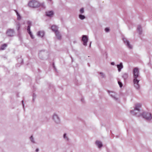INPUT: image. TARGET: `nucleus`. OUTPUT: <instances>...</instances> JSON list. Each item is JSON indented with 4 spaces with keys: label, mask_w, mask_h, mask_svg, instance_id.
Wrapping results in <instances>:
<instances>
[{
    "label": "nucleus",
    "mask_w": 152,
    "mask_h": 152,
    "mask_svg": "<svg viewBox=\"0 0 152 152\" xmlns=\"http://www.w3.org/2000/svg\"><path fill=\"white\" fill-rule=\"evenodd\" d=\"M39 151V149L38 148H37L36 150V152H38Z\"/></svg>",
    "instance_id": "f704fd0d"
},
{
    "label": "nucleus",
    "mask_w": 152,
    "mask_h": 152,
    "mask_svg": "<svg viewBox=\"0 0 152 152\" xmlns=\"http://www.w3.org/2000/svg\"><path fill=\"white\" fill-rule=\"evenodd\" d=\"M141 106V104H136L135 105V107L134 110H131L130 111L131 113L133 115H136L139 116L140 115V110L139 108Z\"/></svg>",
    "instance_id": "f03ea898"
},
{
    "label": "nucleus",
    "mask_w": 152,
    "mask_h": 152,
    "mask_svg": "<svg viewBox=\"0 0 152 152\" xmlns=\"http://www.w3.org/2000/svg\"><path fill=\"white\" fill-rule=\"evenodd\" d=\"M99 73L102 78H104L105 77V75L103 72H100Z\"/></svg>",
    "instance_id": "a878e982"
},
{
    "label": "nucleus",
    "mask_w": 152,
    "mask_h": 152,
    "mask_svg": "<svg viewBox=\"0 0 152 152\" xmlns=\"http://www.w3.org/2000/svg\"><path fill=\"white\" fill-rule=\"evenodd\" d=\"M82 40L83 42V45L84 46H87V43L88 41V38L87 36L86 35H83L82 37Z\"/></svg>",
    "instance_id": "1a4fd4ad"
},
{
    "label": "nucleus",
    "mask_w": 152,
    "mask_h": 152,
    "mask_svg": "<svg viewBox=\"0 0 152 152\" xmlns=\"http://www.w3.org/2000/svg\"><path fill=\"white\" fill-rule=\"evenodd\" d=\"M117 66L118 69V72H120L121 71V69L123 68L122 63L121 62L119 64H117Z\"/></svg>",
    "instance_id": "f8f14e48"
},
{
    "label": "nucleus",
    "mask_w": 152,
    "mask_h": 152,
    "mask_svg": "<svg viewBox=\"0 0 152 152\" xmlns=\"http://www.w3.org/2000/svg\"><path fill=\"white\" fill-rule=\"evenodd\" d=\"M137 31L140 34H141L142 33V28L140 26L138 25L137 28Z\"/></svg>",
    "instance_id": "a211bd4d"
},
{
    "label": "nucleus",
    "mask_w": 152,
    "mask_h": 152,
    "mask_svg": "<svg viewBox=\"0 0 152 152\" xmlns=\"http://www.w3.org/2000/svg\"><path fill=\"white\" fill-rule=\"evenodd\" d=\"M28 6L32 8H37L40 6L45 8L44 3H39V2L35 0L30 1L28 4Z\"/></svg>",
    "instance_id": "f257e3e1"
},
{
    "label": "nucleus",
    "mask_w": 152,
    "mask_h": 152,
    "mask_svg": "<svg viewBox=\"0 0 152 152\" xmlns=\"http://www.w3.org/2000/svg\"><path fill=\"white\" fill-rule=\"evenodd\" d=\"M133 79H138L140 76L139 71L137 67L134 68L133 71Z\"/></svg>",
    "instance_id": "20e7f679"
},
{
    "label": "nucleus",
    "mask_w": 152,
    "mask_h": 152,
    "mask_svg": "<svg viewBox=\"0 0 152 152\" xmlns=\"http://www.w3.org/2000/svg\"><path fill=\"white\" fill-rule=\"evenodd\" d=\"M22 60L21 63H23V60H22H22Z\"/></svg>",
    "instance_id": "58836bf2"
},
{
    "label": "nucleus",
    "mask_w": 152,
    "mask_h": 152,
    "mask_svg": "<svg viewBox=\"0 0 152 152\" xmlns=\"http://www.w3.org/2000/svg\"><path fill=\"white\" fill-rule=\"evenodd\" d=\"M37 35L39 37H42L44 35V32L43 31H39L38 32Z\"/></svg>",
    "instance_id": "4468645a"
},
{
    "label": "nucleus",
    "mask_w": 152,
    "mask_h": 152,
    "mask_svg": "<svg viewBox=\"0 0 152 152\" xmlns=\"http://www.w3.org/2000/svg\"><path fill=\"white\" fill-rule=\"evenodd\" d=\"M27 23L28 25V26H31V22L30 21H28L27 22Z\"/></svg>",
    "instance_id": "c85d7f7f"
},
{
    "label": "nucleus",
    "mask_w": 152,
    "mask_h": 152,
    "mask_svg": "<svg viewBox=\"0 0 152 152\" xmlns=\"http://www.w3.org/2000/svg\"><path fill=\"white\" fill-rule=\"evenodd\" d=\"M123 40L124 43L128 48L129 49H131L132 48V45L130 44L129 42L126 38L123 37Z\"/></svg>",
    "instance_id": "6e6552de"
},
{
    "label": "nucleus",
    "mask_w": 152,
    "mask_h": 152,
    "mask_svg": "<svg viewBox=\"0 0 152 152\" xmlns=\"http://www.w3.org/2000/svg\"><path fill=\"white\" fill-rule=\"evenodd\" d=\"M91 42H90V45H89V47H91Z\"/></svg>",
    "instance_id": "c9c22d12"
},
{
    "label": "nucleus",
    "mask_w": 152,
    "mask_h": 152,
    "mask_svg": "<svg viewBox=\"0 0 152 152\" xmlns=\"http://www.w3.org/2000/svg\"><path fill=\"white\" fill-rule=\"evenodd\" d=\"M16 28L18 31L19 30L20 26V24L19 22H17L16 23Z\"/></svg>",
    "instance_id": "aec40b11"
},
{
    "label": "nucleus",
    "mask_w": 152,
    "mask_h": 152,
    "mask_svg": "<svg viewBox=\"0 0 152 152\" xmlns=\"http://www.w3.org/2000/svg\"><path fill=\"white\" fill-rule=\"evenodd\" d=\"M30 140L31 142L33 143H35V142L34 140V138H33V136L32 135L31 136L30 138Z\"/></svg>",
    "instance_id": "5701e85b"
},
{
    "label": "nucleus",
    "mask_w": 152,
    "mask_h": 152,
    "mask_svg": "<svg viewBox=\"0 0 152 152\" xmlns=\"http://www.w3.org/2000/svg\"><path fill=\"white\" fill-rule=\"evenodd\" d=\"M63 138L65 140H66L67 141H68L69 140V139L68 137L66 136V134L65 133L63 135Z\"/></svg>",
    "instance_id": "b1692460"
},
{
    "label": "nucleus",
    "mask_w": 152,
    "mask_h": 152,
    "mask_svg": "<svg viewBox=\"0 0 152 152\" xmlns=\"http://www.w3.org/2000/svg\"><path fill=\"white\" fill-rule=\"evenodd\" d=\"M7 45L6 44H4L2 45L0 47V49L1 50H4L5 49V48L7 47Z\"/></svg>",
    "instance_id": "412c9836"
},
{
    "label": "nucleus",
    "mask_w": 152,
    "mask_h": 152,
    "mask_svg": "<svg viewBox=\"0 0 152 152\" xmlns=\"http://www.w3.org/2000/svg\"><path fill=\"white\" fill-rule=\"evenodd\" d=\"M46 15L48 17H51L53 15V12L52 11H49L45 12Z\"/></svg>",
    "instance_id": "9b49d317"
},
{
    "label": "nucleus",
    "mask_w": 152,
    "mask_h": 152,
    "mask_svg": "<svg viewBox=\"0 0 152 152\" xmlns=\"http://www.w3.org/2000/svg\"><path fill=\"white\" fill-rule=\"evenodd\" d=\"M22 105H23V108H24V104L23 103V100H22Z\"/></svg>",
    "instance_id": "2f4dec72"
},
{
    "label": "nucleus",
    "mask_w": 152,
    "mask_h": 152,
    "mask_svg": "<svg viewBox=\"0 0 152 152\" xmlns=\"http://www.w3.org/2000/svg\"><path fill=\"white\" fill-rule=\"evenodd\" d=\"M80 13L82 14L84 12V9L83 8H81L80 10Z\"/></svg>",
    "instance_id": "cd10ccee"
},
{
    "label": "nucleus",
    "mask_w": 152,
    "mask_h": 152,
    "mask_svg": "<svg viewBox=\"0 0 152 152\" xmlns=\"http://www.w3.org/2000/svg\"><path fill=\"white\" fill-rule=\"evenodd\" d=\"M54 122L56 124H59L60 123V119L58 115L56 113H54L52 116Z\"/></svg>",
    "instance_id": "39448f33"
},
{
    "label": "nucleus",
    "mask_w": 152,
    "mask_h": 152,
    "mask_svg": "<svg viewBox=\"0 0 152 152\" xmlns=\"http://www.w3.org/2000/svg\"><path fill=\"white\" fill-rule=\"evenodd\" d=\"M33 98H35L36 97V95L34 94H33Z\"/></svg>",
    "instance_id": "473e14b6"
},
{
    "label": "nucleus",
    "mask_w": 152,
    "mask_h": 152,
    "mask_svg": "<svg viewBox=\"0 0 152 152\" xmlns=\"http://www.w3.org/2000/svg\"><path fill=\"white\" fill-rule=\"evenodd\" d=\"M29 35H30V36L31 37V38H32V39H34V37H33L32 34L31 33H31H28Z\"/></svg>",
    "instance_id": "c756f323"
},
{
    "label": "nucleus",
    "mask_w": 152,
    "mask_h": 152,
    "mask_svg": "<svg viewBox=\"0 0 152 152\" xmlns=\"http://www.w3.org/2000/svg\"><path fill=\"white\" fill-rule=\"evenodd\" d=\"M30 27L31 26H27V30L28 33H31V32L30 31Z\"/></svg>",
    "instance_id": "393cba45"
},
{
    "label": "nucleus",
    "mask_w": 152,
    "mask_h": 152,
    "mask_svg": "<svg viewBox=\"0 0 152 152\" xmlns=\"http://www.w3.org/2000/svg\"><path fill=\"white\" fill-rule=\"evenodd\" d=\"M35 99V98H33L32 100L33 101H34Z\"/></svg>",
    "instance_id": "e433bc0d"
},
{
    "label": "nucleus",
    "mask_w": 152,
    "mask_h": 152,
    "mask_svg": "<svg viewBox=\"0 0 152 152\" xmlns=\"http://www.w3.org/2000/svg\"><path fill=\"white\" fill-rule=\"evenodd\" d=\"M14 33V31L13 29H8L7 32L6 34L9 37H12Z\"/></svg>",
    "instance_id": "9d476101"
},
{
    "label": "nucleus",
    "mask_w": 152,
    "mask_h": 152,
    "mask_svg": "<svg viewBox=\"0 0 152 152\" xmlns=\"http://www.w3.org/2000/svg\"><path fill=\"white\" fill-rule=\"evenodd\" d=\"M16 13V15H17V19L18 20H20L21 19V16L18 13V12L16 10H15Z\"/></svg>",
    "instance_id": "6ab92c4d"
},
{
    "label": "nucleus",
    "mask_w": 152,
    "mask_h": 152,
    "mask_svg": "<svg viewBox=\"0 0 152 152\" xmlns=\"http://www.w3.org/2000/svg\"><path fill=\"white\" fill-rule=\"evenodd\" d=\"M140 80L139 79H133V83L134 87L137 90H139L140 88V85L139 82Z\"/></svg>",
    "instance_id": "423d86ee"
},
{
    "label": "nucleus",
    "mask_w": 152,
    "mask_h": 152,
    "mask_svg": "<svg viewBox=\"0 0 152 152\" xmlns=\"http://www.w3.org/2000/svg\"><path fill=\"white\" fill-rule=\"evenodd\" d=\"M95 143L99 148H100L103 146V145L102 142L99 141H96Z\"/></svg>",
    "instance_id": "ddd939ff"
},
{
    "label": "nucleus",
    "mask_w": 152,
    "mask_h": 152,
    "mask_svg": "<svg viewBox=\"0 0 152 152\" xmlns=\"http://www.w3.org/2000/svg\"><path fill=\"white\" fill-rule=\"evenodd\" d=\"M79 18L80 20H84V19H85V18H86V17L85 16H84L83 15H82L81 14H80L79 15Z\"/></svg>",
    "instance_id": "4be33fe9"
},
{
    "label": "nucleus",
    "mask_w": 152,
    "mask_h": 152,
    "mask_svg": "<svg viewBox=\"0 0 152 152\" xmlns=\"http://www.w3.org/2000/svg\"><path fill=\"white\" fill-rule=\"evenodd\" d=\"M51 29L53 31H54L55 32H56V31H58V28L55 25H53L51 27Z\"/></svg>",
    "instance_id": "2eb2a0df"
},
{
    "label": "nucleus",
    "mask_w": 152,
    "mask_h": 152,
    "mask_svg": "<svg viewBox=\"0 0 152 152\" xmlns=\"http://www.w3.org/2000/svg\"><path fill=\"white\" fill-rule=\"evenodd\" d=\"M71 58L72 59V62H73V59L72 58L71 56Z\"/></svg>",
    "instance_id": "4c0bfd02"
},
{
    "label": "nucleus",
    "mask_w": 152,
    "mask_h": 152,
    "mask_svg": "<svg viewBox=\"0 0 152 152\" xmlns=\"http://www.w3.org/2000/svg\"><path fill=\"white\" fill-rule=\"evenodd\" d=\"M118 85H119V86L120 88H121L122 87L123 84L122 83V82H120V81H118Z\"/></svg>",
    "instance_id": "bb28decb"
},
{
    "label": "nucleus",
    "mask_w": 152,
    "mask_h": 152,
    "mask_svg": "<svg viewBox=\"0 0 152 152\" xmlns=\"http://www.w3.org/2000/svg\"><path fill=\"white\" fill-rule=\"evenodd\" d=\"M143 117L148 121H150L152 119V116L151 113L147 112H143L142 114Z\"/></svg>",
    "instance_id": "7ed1b4c3"
},
{
    "label": "nucleus",
    "mask_w": 152,
    "mask_h": 152,
    "mask_svg": "<svg viewBox=\"0 0 152 152\" xmlns=\"http://www.w3.org/2000/svg\"><path fill=\"white\" fill-rule=\"evenodd\" d=\"M111 64L112 65H115V63L113 62L111 63Z\"/></svg>",
    "instance_id": "72a5a7b5"
},
{
    "label": "nucleus",
    "mask_w": 152,
    "mask_h": 152,
    "mask_svg": "<svg viewBox=\"0 0 152 152\" xmlns=\"http://www.w3.org/2000/svg\"><path fill=\"white\" fill-rule=\"evenodd\" d=\"M105 31L107 32H108L109 31V29L108 28H106L105 29Z\"/></svg>",
    "instance_id": "7c9ffc66"
},
{
    "label": "nucleus",
    "mask_w": 152,
    "mask_h": 152,
    "mask_svg": "<svg viewBox=\"0 0 152 152\" xmlns=\"http://www.w3.org/2000/svg\"><path fill=\"white\" fill-rule=\"evenodd\" d=\"M128 77V74L127 73H124L123 74L122 77L124 79V80H126Z\"/></svg>",
    "instance_id": "dca6fc26"
},
{
    "label": "nucleus",
    "mask_w": 152,
    "mask_h": 152,
    "mask_svg": "<svg viewBox=\"0 0 152 152\" xmlns=\"http://www.w3.org/2000/svg\"><path fill=\"white\" fill-rule=\"evenodd\" d=\"M107 92L110 94V96L112 97L115 101H118V99L117 97V94L112 91H110L109 90L107 91Z\"/></svg>",
    "instance_id": "0eeeda50"
},
{
    "label": "nucleus",
    "mask_w": 152,
    "mask_h": 152,
    "mask_svg": "<svg viewBox=\"0 0 152 152\" xmlns=\"http://www.w3.org/2000/svg\"><path fill=\"white\" fill-rule=\"evenodd\" d=\"M56 36L58 39H60L61 38V35L59 32L58 31H56V32H55Z\"/></svg>",
    "instance_id": "f3484780"
}]
</instances>
